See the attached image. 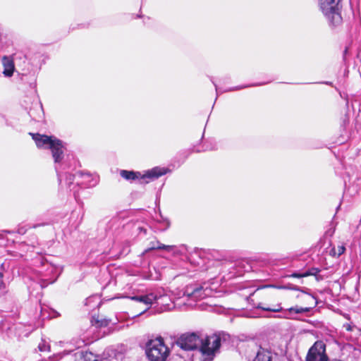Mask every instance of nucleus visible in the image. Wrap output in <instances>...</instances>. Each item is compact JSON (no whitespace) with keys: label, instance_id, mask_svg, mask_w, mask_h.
<instances>
[{"label":"nucleus","instance_id":"1","mask_svg":"<svg viewBox=\"0 0 361 361\" xmlns=\"http://www.w3.org/2000/svg\"><path fill=\"white\" fill-rule=\"evenodd\" d=\"M169 353L161 338L150 340L147 344L146 355L149 361H166Z\"/></svg>","mask_w":361,"mask_h":361},{"label":"nucleus","instance_id":"2","mask_svg":"<svg viewBox=\"0 0 361 361\" xmlns=\"http://www.w3.org/2000/svg\"><path fill=\"white\" fill-rule=\"evenodd\" d=\"M340 0H319V8L329 23L337 25L342 21Z\"/></svg>","mask_w":361,"mask_h":361},{"label":"nucleus","instance_id":"3","mask_svg":"<svg viewBox=\"0 0 361 361\" xmlns=\"http://www.w3.org/2000/svg\"><path fill=\"white\" fill-rule=\"evenodd\" d=\"M171 170L166 167L156 166L152 169L147 170L144 174L140 172H135L133 171L121 170L120 175L122 178L127 180H144L148 178L149 180H155L160 176L171 172Z\"/></svg>","mask_w":361,"mask_h":361},{"label":"nucleus","instance_id":"4","mask_svg":"<svg viewBox=\"0 0 361 361\" xmlns=\"http://www.w3.org/2000/svg\"><path fill=\"white\" fill-rule=\"evenodd\" d=\"M206 343L204 339L200 338L197 334L192 333L183 335L178 341L177 344L183 350H191L197 348L202 350V345Z\"/></svg>","mask_w":361,"mask_h":361},{"label":"nucleus","instance_id":"5","mask_svg":"<svg viewBox=\"0 0 361 361\" xmlns=\"http://www.w3.org/2000/svg\"><path fill=\"white\" fill-rule=\"evenodd\" d=\"M221 338L216 334L206 337V343L202 345V361H212L214 351L220 346Z\"/></svg>","mask_w":361,"mask_h":361},{"label":"nucleus","instance_id":"6","mask_svg":"<svg viewBox=\"0 0 361 361\" xmlns=\"http://www.w3.org/2000/svg\"><path fill=\"white\" fill-rule=\"evenodd\" d=\"M306 361H328L326 345L322 341H316L309 349Z\"/></svg>","mask_w":361,"mask_h":361},{"label":"nucleus","instance_id":"7","mask_svg":"<svg viewBox=\"0 0 361 361\" xmlns=\"http://www.w3.org/2000/svg\"><path fill=\"white\" fill-rule=\"evenodd\" d=\"M253 361H284L269 348L257 346Z\"/></svg>","mask_w":361,"mask_h":361},{"label":"nucleus","instance_id":"8","mask_svg":"<svg viewBox=\"0 0 361 361\" xmlns=\"http://www.w3.org/2000/svg\"><path fill=\"white\" fill-rule=\"evenodd\" d=\"M35 145L39 148L49 149L55 136H49L39 133H30Z\"/></svg>","mask_w":361,"mask_h":361},{"label":"nucleus","instance_id":"9","mask_svg":"<svg viewBox=\"0 0 361 361\" xmlns=\"http://www.w3.org/2000/svg\"><path fill=\"white\" fill-rule=\"evenodd\" d=\"M49 149L51 151L54 158H61L65 155V152L67 150V145L55 137Z\"/></svg>","mask_w":361,"mask_h":361},{"label":"nucleus","instance_id":"10","mask_svg":"<svg viewBox=\"0 0 361 361\" xmlns=\"http://www.w3.org/2000/svg\"><path fill=\"white\" fill-rule=\"evenodd\" d=\"M166 298V296L164 295H159L157 296V295L154 293H150L145 295H136L131 297V299L140 302H142L147 305H152L154 302L161 300V302H164L165 301V299Z\"/></svg>","mask_w":361,"mask_h":361},{"label":"nucleus","instance_id":"11","mask_svg":"<svg viewBox=\"0 0 361 361\" xmlns=\"http://www.w3.org/2000/svg\"><path fill=\"white\" fill-rule=\"evenodd\" d=\"M73 178L76 180L77 184L82 185L85 187H90L95 184V183H92V179L91 174L89 173L78 171L73 176Z\"/></svg>","mask_w":361,"mask_h":361},{"label":"nucleus","instance_id":"12","mask_svg":"<svg viewBox=\"0 0 361 361\" xmlns=\"http://www.w3.org/2000/svg\"><path fill=\"white\" fill-rule=\"evenodd\" d=\"M205 295L202 287L193 288L192 286H188L183 293V295L187 296L188 298L195 300L201 299Z\"/></svg>","mask_w":361,"mask_h":361},{"label":"nucleus","instance_id":"13","mask_svg":"<svg viewBox=\"0 0 361 361\" xmlns=\"http://www.w3.org/2000/svg\"><path fill=\"white\" fill-rule=\"evenodd\" d=\"M2 65L4 67L3 74L4 76H12L15 70L13 60L10 56H5L2 58Z\"/></svg>","mask_w":361,"mask_h":361},{"label":"nucleus","instance_id":"14","mask_svg":"<svg viewBox=\"0 0 361 361\" xmlns=\"http://www.w3.org/2000/svg\"><path fill=\"white\" fill-rule=\"evenodd\" d=\"M109 320L107 319H99V317H93L91 323L93 326H95L97 328L102 327V326H106L109 324Z\"/></svg>","mask_w":361,"mask_h":361},{"label":"nucleus","instance_id":"15","mask_svg":"<svg viewBox=\"0 0 361 361\" xmlns=\"http://www.w3.org/2000/svg\"><path fill=\"white\" fill-rule=\"evenodd\" d=\"M345 251L344 245H339L337 247H333L330 250V255L333 257H338Z\"/></svg>","mask_w":361,"mask_h":361},{"label":"nucleus","instance_id":"16","mask_svg":"<svg viewBox=\"0 0 361 361\" xmlns=\"http://www.w3.org/2000/svg\"><path fill=\"white\" fill-rule=\"evenodd\" d=\"M173 248V245H165L164 244L160 243L159 242L157 243V245H154L148 249L145 250V252H147L152 250H166L167 251H171Z\"/></svg>","mask_w":361,"mask_h":361},{"label":"nucleus","instance_id":"17","mask_svg":"<svg viewBox=\"0 0 361 361\" xmlns=\"http://www.w3.org/2000/svg\"><path fill=\"white\" fill-rule=\"evenodd\" d=\"M310 310V307H300L298 306L288 309V311L290 314H293V313L302 314V313L308 312Z\"/></svg>","mask_w":361,"mask_h":361},{"label":"nucleus","instance_id":"18","mask_svg":"<svg viewBox=\"0 0 361 361\" xmlns=\"http://www.w3.org/2000/svg\"><path fill=\"white\" fill-rule=\"evenodd\" d=\"M257 307L259 309H262L263 310H265V311L273 312H279L283 310L282 307L281 306L280 304H278L273 307H264L262 305V304L260 303L258 305Z\"/></svg>","mask_w":361,"mask_h":361},{"label":"nucleus","instance_id":"19","mask_svg":"<svg viewBox=\"0 0 361 361\" xmlns=\"http://www.w3.org/2000/svg\"><path fill=\"white\" fill-rule=\"evenodd\" d=\"M38 348L41 352L49 351L50 345L44 340L42 339L38 345Z\"/></svg>","mask_w":361,"mask_h":361},{"label":"nucleus","instance_id":"20","mask_svg":"<svg viewBox=\"0 0 361 361\" xmlns=\"http://www.w3.org/2000/svg\"><path fill=\"white\" fill-rule=\"evenodd\" d=\"M320 270L318 268H312L303 273L304 276H316Z\"/></svg>","mask_w":361,"mask_h":361},{"label":"nucleus","instance_id":"21","mask_svg":"<svg viewBox=\"0 0 361 361\" xmlns=\"http://www.w3.org/2000/svg\"><path fill=\"white\" fill-rule=\"evenodd\" d=\"M84 361H98L97 357L91 353H86L84 356Z\"/></svg>","mask_w":361,"mask_h":361},{"label":"nucleus","instance_id":"22","mask_svg":"<svg viewBox=\"0 0 361 361\" xmlns=\"http://www.w3.org/2000/svg\"><path fill=\"white\" fill-rule=\"evenodd\" d=\"M291 276L293 277H295V278H302V277H305L303 276V273L302 274H298V273H293Z\"/></svg>","mask_w":361,"mask_h":361},{"label":"nucleus","instance_id":"23","mask_svg":"<svg viewBox=\"0 0 361 361\" xmlns=\"http://www.w3.org/2000/svg\"><path fill=\"white\" fill-rule=\"evenodd\" d=\"M18 232L20 234H24V233L26 232V230H25V229H24L23 228H18Z\"/></svg>","mask_w":361,"mask_h":361},{"label":"nucleus","instance_id":"24","mask_svg":"<svg viewBox=\"0 0 361 361\" xmlns=\"http://www.w3.org/2000/svg\"><path fill=\"white\" fill-rule=\"evenodd\" d=\"M61 160H62V159H55V163H56V164H59L61 163ZM55 168H56V170H58V166H57V165H55Z\"/></svg>","mask_w":361,"mask_h":361},{"label":"nucleus","instance_id":"25","mask_svg":"<svg viewBox=\"0 0 361 361\" xmlns=\"http://www.w3.org/2000/svg\"><path fill=\"white\" fill-rule=\"evenodd\" d=\"M2 278H3V274L1 273H0V283L2 281Z\"/></svg>","mask_w":361,"mask_h":361},{"label":"nucleus","instance_id":"26","mask_svg":"<svg viewBox=\"0 0 361 361\" xmlns=\"http://www.w3.org/2000/svg\"><path fill=\"white\" fill-rule=\"evenodd\" d=\"M239 89L238 87H235V88H233L231 90H238Z\"/></svg>","mask_w":361,"mask_h":361},{"label":"nucleus","instance_id":"27","mask_svg":"<svg viewBox=\"0 0 361 361\" xmlns=\"http://www.w3.org/2000/svg\"><path fill=\"white\" fill-rule=\"evenodd\" d=\"M347 330L350 331V326H348Z\"/></svg>","mask_w":361,"mask_h":361},{"label":"nucleus","instance_id":"28","mask_svg":"<svg viewBox=\"0 0 361 361\" xmlns=\"http://www.w3.org/2000/svg\"><path fill=\"white\" fill-rule=\"evenodd\" d=\"M37 227V225H34L32 226V228H36Z\"/></svg>","mask_w":361,"mask_h":361}]
</instances>
